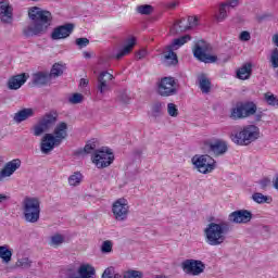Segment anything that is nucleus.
I'll use <instances>...</instances> for the list:
<instances>
[{
  "instance_id": "32",
  "label": "nucleus",
  "mask_w": 278,
  "mask_h": 278,
  "mask_svg": "<svg viewBox=\"0 0 278 278\" xmlns=\"http://www.w3.org/2000/svg\"><path fill=\"white\" fill-rule=\"evenodd\" d=\"M48 244L49 247H53V249H58V247H62V244H64V237L61 233L52 235Z\"/></svg>"
},
{
  "instance_id": "29",
  "label": "nucleus",
  "mask_w": 278,
  "mask_h": 278,
  "mask_svg": "<svg viewBox=\"0 0 278 278\" xmlns=\"http://www.w3.org/2000/svg\"><path fill=\"white\" fill-rule=\"evenodd\" d=\"M229 118L232 121H242L244 117V112L242 111V106L240 103H237L235 108L230 110Z\"/></svg>"
},
{
  "instance_id": "14",
  "label": "nucleus",
  "mask_w": 278,
  "mask_h": 278,
  "mask_svg": "<svg viewBox=\"0 0 278 278\" xmlns=\"http://www.w3.org/2000/svg\"><path fill=\"white\" fill-rule=\"evenodd\" d=\"M253 213L248 210L235 211L228 215L229 223H235V225H247V223H251Z\"/></svg>"
},
{
  "instance_id": "43",
  "label": "nucleus",
  "mask_w": 278,
  "mask_h": 278,
  "mask_svg": "<svg viewBox=\"0 0 278 278\" xmlns=\"http://www.w3.org/2000/svg\"><path fill=\"white\" fill-rule=\"evenodd\" d=\"M70 103H73L74 105H77V103H81L84 101V94L81 93H74L70 99Z\"/></svg>"
},
{
  "instance_id": "52",
  "label": "nucleus",
  "mask_w": 278,
  "mask_h": 278,
  "mask_svg": "<svg viewBox=\"0 0 278 278\" xmlns=\"http://www.w3.org/2000/svg\"><path fill=\"white\" fill-rule=\"evenodd\" d=\"M5 201H10V197L3 193H0V203H5Z\"/></svg>"
},
{
  "instance_id": "21",
  "label": "nucleus",
  "mask_w": 278,
  "mask_h": 278,
  "mask_svg": "<svg viewBox=\"0 0 278 278\" xmlns=\"http://www.w3.org/2000/svg\"><path fill=\"white\" fill-rule=\"evenodd\" d=\"M166 104L164 102L156 101L152 103L151 105V111H150V116L153 118V121H157L164 116V108Z\"/></svg>"
},
{
  "instance_id": "40",
  "label": "nucleus",
  "mask_w": 278,
  "mask_h": 278,
  "mask_svg": "<svg viewBox=\"0 0 278 278\" xmlns=\"http://www.w3.org/2000/svg\"><path fill=\"white\" fill-rule=\"evenodd\" d=\"M167 113L173 116V118H177V116H179V110L175 103L167 104Z\"/></svg>"
},
{
  "instance_id": "35",
  "label": "nucleus",
  "mask_w": 278,
  "mask_h": 278,
  "mask_svg": "<svg viewBox=\"0 0 278 278\" xmlns=\"http://www.w3.org/2000/svg\"><path fill=\"white\" fill-rule=\"evenodd\" d=\"M117 101L119 103H123V104H127L129 103V101H131V96L129 93V90L127 89H121L118 92H117Z\"/></svg>"
},
{
  "instance_id": "30",
  "label": "nucleus",
  "mask_w": 278,
  "mask_h": 278,
  "mask_svg": "<svg viewBox=\"0 0 278 278\" xmlns=\"http://www.w3.org/2000/svg\"><path fill=\"white\" fill-rule=\"evenodd\" d=\"M0 260L2 264H10L12 262V250L8 245H0Z\"/></svg>"
},
{
  "instance_id": "13",
  "label": "nucleus",
  "mask_w": 278,
  "mask_h": 278,
  "mask_svg": "<svg viewBox=\"0 0 278 278\" xmlns=\"http://www.w3.org/2000/svg\"><path fill=\"white\" fill-rule=\"evenodd\" d=\"M112 79H114V75L109 72H101L99 74L96 88L100 94L103 96L112 90V87L110 86V81H112Z\"/></svg>"
},
{
  "instance_id": "7",
  "label": "nucleus",
  "mask_w": 278,
  "mask_h": 278,
  "mask_svg": "<svg viewBox=\"0 0 278 278\" xmlns=\"http://www.w3.org/2000/svg\"><path fill=\"white\" fill-rule=\"evenodd\" d=\"M192 51L194 58H197V60H199L200 62H204V64H214V62H216L217 60L216 56L207 54L212 51V47L204 40L198 41L194 45Z\"/></svg>"
},
{
  "instance_id": "28",
  "label": "nucleus",
  "mask_w": 278,
  "mask_h": 278,
  "mask_svg": "<svg viewBox=\"0 0 278 278\" xmlns=\"http://www.w3.org/2000/svg\"><path fill=\"white\" fill-rule=\"evenodd\" d=\"M51 81V76L47 72H38L34 75V84L36 86H47Z\"/></svg>"
},
{
  "instance_id": "8",
  "label": "nucleus",
  "mask_w": 278,
  "mask_h": 278,
  "mask_svg": "<svg viewBox=\"0 0 278 278\" xmlns=\"http://www.w3.org/2000/svg\"><path fill=\"white\" fill-rule=\"evenodd\" d=\"M97 168H108L114 162V153L109 148L98 149L91 156Z\"/></svg>"
},
{
  "instance_id": "16",
  "label": "nucleus",
  "mask_w": 278,
  "mask_h": 278,
  "mask_svg": "<svg viewBox=\"0 0 278 278\" xmlns=\"http://www.w3.org/2000/svg\"><path fill=\"white\" fill-rule=\"evenodd\" d=\"M21 168V160L14 159L8 162L0 170V181H5V177H12L13 173H16Z\"/></svg>"
},
{
  "instance_id": "3",
  "label": "nucleus",
  "mask_w": 278,
  "mask_h": 278,
  "mask_svg": "<svg viewBox=\"0 0 278 278\" xmlns=\"http://www.w3.org/2000/svg\"><path fill=\"white\" fill-rule=\"evenodd\" d=\"M229 222L210 223L204 229V239L210 247H220L227 240Z\"/></svg>"
},
{
  "instance_id": "5",
  "label": "nucleus",
  "mask_w": 278,
  "mask_h": 278,
  "mask_svg": "<svg viewBox=\"0 0 278 278\" xmlns=\"http://www.w3.org/2000/svg\"><path fill=\"white\" fill-rule=\"evenodd\" d=\"M23 216L26 223L40 220V199L26 197L22 202Z\"/></svg>"
},
{
  "instance_id": "25",
  "label": "nucleus",
  "mask_w": 278,
  "mask_h": 278,
  "mask_svg": "<svg viewBox=\"0 0 278 278\" xmlns=\"http://www.w3.org/2000/svg\"><path fill=\"white\" fill-rule=\"evenodd\" d=\"M243 116L249 118L257 112V105L253 102H240Z\"/></svg>"
},
{
  "instance_id": "51",
  "label": "nucleus",
  "mask_w": 278,
  "mask_h": 278,
  "mask_svg": "<svg viewBox=\"0 0 278 278\" xmlns=\"http://www.w3.org/2000/svg\"><path fill=\"white\" fill-rule=\"evenodd\" d=\"M143 58H147V50H141V51H139V53L137 54V59H138V60H142Z\"/></svg>"
},
{
  "instance_id": "4",
  "label": "nucleus",
  "mask_w": 278,
  "mask_h": 278,
  "mask_svg": "<svg viewBox=\"0 0 278 278\" xmlns=\"http://www.w3.org/2000/svg\"><path fill=\"white\" fill-rule=\"evenodd\" d=\"M230 139L239 147H249L255 140H260V127L256 125H245L236 132L230 134Z\"/></svg>"
},
{
  "instance_id": "24",
  "label": "nucleus",
  "mask_w": 278,
  "mask_h": 278,
  "mask_svg": "<svg viewBox=\"0 0 278 278\" xmlns=\"http://www.w3.org/2000/svg\"><path fill=\"white\" fill-rule=\"evenodd\" d=\"M136 46V39L129 38L126 40V43L124 48L115 55L116 60H121L122 58H125L128 53H131V49Z\"/></svg>"
},
{
  "instance_id": "57",
  "label": "nucleus",
  "mask_w": 278,
  "mask_h": 278,
  "mask_svg": "<svg viewBox=\"0 0 278 278\" xmlns=\"http://www.w3.org/2000/svg\"><path fill=\"white\" fill-rule=\"evenodd\" d=\"M113 278H121V275L116 274V271H114Z\"/></svg>"
},
{
  "instance_id": "19",
  "label": "nucleus",
  "mask_w": 278,
  "mask_h": 278,
  "mask_svg": "<svg viewBox=\"0 0 278 278\" xmlns=\"http://www.w3.org/2000/svg\"><path fill=\"white\" fill-rule=\"evenodd\" d=\"M27 77L28 76L25 73L11 77L8 81L9 90H18L22 86L25 85Z\"/></svg>"
},
{
  "instance_id": "39",
  "label": "nucleus",
  "mask_w": 278,
  "mask_h": 278,
  "mask_svg": "<svg viewBox=\"0 0 278 278\" xmlns=\"http://www.w3.org/2000/svg\"><path fill=\"white\" fill-rule=\"evenodd\" d=\"M137 12H138V14H143V15L148 16L149 14H152L153 7L151 4L139 5V7H137Z\"/></svg>"
},
{
  "instance_id": "1",
  "label": "nucleus",
  "mask_w": 278,
  "mask_h": 278,
  "mask_svg": "<svg viewBox=\"0 0 278 278\" xmlns=\"http://www.w3.org/2000/svg\"><path fill=\"white\" fill-rule=\"evenodd\" d=\"M58 113L54 111L46 113L33 127V135L37 138L42 136L40 151L43 155H49L55 147H60L68 138V124L59 122Z\"/></svg>"
},
{
  "instance_id": "37",
  "label": "nucleus",
  "mask_w": 278,
  "mask_h": 278,
  "mask_svg": "<svg viewBox=\"0 0 278 278\" xmlns=\"http://www.w3.org/2000/svg\"><path fill=\"white\" fill-rule=\"evenodd\" d=\"M264 100L267 105H270L271 108H278V97L275 96L271 92L264 93Z\"/></svg>"
},
{
  "instance_id": "54",
  "label": "nucleus",
  "mask_w": 278,
  "mask_h": 278,
  "mask_svg": "<svg viewBox=\"0 0 278 278\" xmlns=\"http://www.w3.org/2000/svg\"><path fill=\"white\" fill-rule=\"evenodd\" d=\"M84 58H86L87 60H90V58H92V54H90V52H83Z\"/></svg>"
},
{
  "instance_id": "42",
  "label": "nucleus",
  "mask_w": 278,
  "mask_h": 278,
  "mask_svg": "<svg viewBox=\"0 0 278 278\" xmlns=\"http://www.w3.org/2000/svg\"><path fill=\"white\" fill-rule=\"evenodd\" d=\"M123 278H142V273L139 270H128L124 273Z\"/></svg>"
},
{
  "instance_id": "27",
  "label": "nucleus",
  "mask_w": 278,
  "mask_h": 278,
  "mask_svg": "<svg viewBox=\"0 0 278 278\" xmlns=\"http://www.w3.org/2000/svg\"><path fill=\"white\" fill-rule=\"evenodd\" d=\"M253 71V65L251 63L243 64L238 71H237V77L238 79H249L251 77V73Z\"/></svg>"
},
{
  "instance_id": "36",
  "label": "nucleus",
  "mask_w": 278,
  "mask_h": 278,
  "mask_svg": "<svg viewBox=\"0 0 278 278\" xmlns=\"http://www.w3.org/2000/svg\"><path fill=\"white\" fill-rule=\"evenodd\" d=\"M189 40H192V37L190 35H185L180 38L174 39L173 43L169 46L172 49H179V47H184L186 42Z\"/></svg>"
},
{
  "instance_id": "50",
  "label": "nucleus",
  "mask_w": 278,
  "mask_h": 278,
  "mask_svg": "<svg viewBox=\"0 0 278 278\" xmlns=\"http://www.w3.org/2000/svg\"><path fill=\"white\" fill-rule=\"evenodd\" d=\"M254 121L256 122V123H260V121H262V118H264V113L263 112H256L254 115Z\"/></svg>"
},
{
  "instance_id": "26",
  "label": "nucleus",
  "mask_w": 278,
  "mask_h": 278,
  "mask_svg": "<svg viewBox=\"0 0 278 278\" xmlns=\"http://www.w3.org/2000/svg\"><path fill=\"white\" fill-rule=\"evenodd\" d=\"M188 22L186 18H181L170 28L172 36H177V34H184V31H188Z\"/></svg>"
},
{
  "instance_id": "20",
  "label": "nucleus",
  "mask_w": 278,
  "mask_h": 278,
  "mask_svg": "<svg viewBox=\"0 0 278 278\" xmlns=\"http://www.w3.org/2000/svg\"><path fill=\"white\" fill-rule=\"evenodd\" d=\"M35 114H36V112L31 108L22 109L13 115V121H14V123H16L18 125V124L23 123L24 121L31 118Z\"/></svg>"
},
{
  "instance_id": "18",
  "label": "nucleus",
  "mask_w": 278,
  "mask_h": 278,
  "mask_svg": "<svg viewBox=\"0 0 278 278\" xmlns=\"http://www.w3.org/2000/svg\"><path fill=\"white\" fill-rule=\"evenodd\" d=\"M0 21L7 24L12 23V5H10L9 1L0 2Z\"/></svg>"
},
{
  "instance_id": "56",
  "label": "nucleus",
  "mask_w": 278,
  "mask_h": 278,
  "mask_svg": "<svg viewBox=\"0 0 278 278\" xmlns=\"http://www.w3.org/2000/svg\"><path fill=\"white\" fill-rule=\"evenodd\" d=\"M135 155H138V157H140V155H142V150L141 149H137L134 151Z\"/></svg>"
},
{
  "instance_id": "41",
  "label": "nucleus",
  "mask_w": 278,
  "mask_h": 278,
  "mask_svg": "<svg viewBox=\"0 0 278 278\" xmlns=\"http://www.w3.org/2000/svg\"><path fill=\"white\" fill-rule=\"evenodd\" d=\"M269 62L271 63L273 68H278V49L277 48H275L271 51Z\"/></svg>"
},
{
  "instance_id": "15",
  "label": "nucleus",
  "mask_w": 278,
  "mask_h": 278,
  "mask_svg": "<svg viewBox=\"0 0 278 278\" xmlns=\"http://www.w3.org/2000/svg\"><path fill=\"white\" fill-rule=\"evenodd\" d=\"M75 29L74 24H64L59 27H55L51 34L52 40H64L65 38H68L71 34H73V30Z\"/></svg>"
},
{
  "instance_id": "53",
  "label": "nucleus",
  "mask_w": 278,
  "mask_h": 278,
  "mask_svg": "<svg viewBox=\"0 0 278 278\" xmlns=\"http://www.w3.org/2000/svg\"><path fill=\"white\" fill-rule=\"evenodd\" d=\"M79 86H80L81 88H86V86H88V79L81 78V79H80V83H79Z\"/></svg>"
},
{
  "instance_id": "45",
  "label": "nucleus",
  "mask_w": 278,
  "mask_h": 278,
  "mask_svg": "<svg viewBox=\"0 0 278 278\" xmlns=\"http://www.w3.org/2000/svg\"><path fill=\"white\" fill-rule=\"evenodd\" d=\"M199 25V17L189 16L187 21L188 29H192V27H197Z\"/></svg>"
},
{
  "instance_id": "12",
  "label": "nucleus",
  "mask_w": 278,
  "mask_h": 278,
  "mask_svg": "<svg viewBox=\"0 0 278 278\" xmlns=\"http://www.w3.org/2000/svg\"><path fill=\"white\" fill-rule=\"evenodd\" d=\"M206 148L208 149V153H212L214 157H220L229 151V144L223 139L206 142Z\"/></svg>"
},
{
  "instance_id": "10",
  "label": "nucleus",
  "mask_w": 278,
  "mask_h": 278,
  "mask_svg": "<svg viewBox=\"0 0 278 278\" xmlns=\"http://www.w3.org/2000/svg\"><path fill=\"white\" fill-rule=\"evenodd\" d=\"M157 93L161 97H173L177 94V81L173 77H164L157 83Z\"/></svg>"
},
{
  "instance_id": "9",
  "label": "nucleus",
  "mask_w": 278,
  "mask_h": 278,
  "mask_svg": "<svg viewBox=\"0 0 278 278\" xmlns=\"http://www.w3.org/2000/svg\"><path fill=\"white\" fill-rule=\"evenodd\" d=\"M180 268L186 273V275H192L193 277H199L205 273V264L202 261L194 258H187L181 262Z\"/></svg>"
},
{
  "instance_id": "34",
  "label": "nucleus",
  "mask_w": 278,
  "mask_h": 278,
  "mask_svg": "<svg viewBox=\"0 0 278 278\" xmlns=\"http://www.w3.org/2000/svg\"><path fill=\"white\" fill-rule=\"evenodd\" d=\"M252 200L254 201V203L262 205L264 203H270V201H273V198L264 195L263 193L260 192H255L252 194Z\"/></svg>"
},
{
  "instance_id": "6",
  "label": "nucleus",
  "mask_w": 278,
  "mask_h": 278,
  "mask_svg": "<svg viewBox=\"0 0 278 278\" xmlns=\"http://www.w3.org/2000/svg\"><path fill=\"white\" fill-rule=\"evenodd\" d=\"M191 163L198 173L210 175L216 168V161L210 154H195Z\"/></svg>"
},
{
  "instance_id": "49",
  "label": "nucleus",
  "mask_w": 278,
  "mask_h": 278,
  "mask_svg": "<svg viewBox=\"0 0 278 278\" xmlns=\"http://www.w3.org/2000/svg\"><path fill=\"white\" fill-rule=\"evenodd\" d=\"M113 277H114V267H108L102 274V278H113Z\"/></svg>"
},
{
  "instance_id": "44",
  "label": "nucleus",
  "mask_w": 278,
  "mask_h": 278,
  "mask_svg": "<svg viewBox=\"0 0 278 278\" xmlns=\"http://www.w3.org/2000/svg\"><path fill=\"white\" fill-rule=\"evenodd\" d=\"M76 45L79 49H84V47H88L90 45V40L86 37L77 38Z\"/></svg>"
},
{
  "instance_id": "31",
  "label": "nucleus",
  "mask_w": 278,
  "mask_h": 278,
  "mask_svg": "<svg viewBox=\"0 0 278 278\" xmlns=\"http://www.w3.org/2000/svg\"><path fill=\"white\" fill-rule=\"evenodd\" d=\"M67 181L70 186L77 188V186H80L81 181H84V175H81L79 172H75L68 177Z\"/></svg>"
},
{
  "instance_id": "2",
  "label": "nucleus",
  "mask_w": 278,
  "mask_h": 278,
  "mask_svg": "<svg viewBox=\"0 0 278 278\" xmlns=\"http://www.w3.org/2000/svg\"><path fill=\"white\" fill-rule=\"evenodd\" d=\"M28 16L31 18L33 23L23 29L24 36L27 37L45 34L51 26V21H53L51 12L45 11L38 7L30 8Z\"/></svg>"
},
{
  "instance_id": "55",
  "label": "nucleus",
  "mask_w": 278,
  "mask_h": 278,
  "mask_svg": "<svg viewBox=\"0 0 278 278\" xmlns=\"http://www.w3.org/2000/svg\"><path fill=\"white\" fill-rule=\"evenodd\" d=\"M273 42L276 45V47H278V35H274Z\"/></svg>"
},
{
  "instance_id": "47",
  "label": "nucleus",
  "mask_w": 278,
  "mask_h": 278,
  "mask_svg": "<svg viewBox=\"0 0 278 278\" xmlns=\"http://www.w3.org/2000/svg\"><path fill=\"white\" fill-rule=\"evenodd\" d=\"M101 251L103 253H112V241L106 240L101 245Z\"/></svg>"
},
{
  "instance_id": "17",
  "label": "nucleus",
  "mask_w": 278,
  "mask_h": 278,
  "mask_svg": "<svg viewBox=\"0 0 278 278\" xmlns=\"http://www.w3.org/2000/svg\"><path fill=\"white\" fill-rule=\"evenodd\" d=\"M174 48L170 46L166 47V50L163 52L161 56V62L164 66H175L178 64L179 60L177 59V53L173 51Z\"/></svg>"
},
{
  "instance_id": "33",
  "label": "nucleus",
  "mask_w": 278,
  "mask_h": 278,
  "mask_svg": "<svg viewBox=\"0 0 278 278\" xmlns=\"http://www.w3.org/2000/svg\"><path fill=\"white\" fill-rule=\"evenodd\" d=\"M48 75L51 78H55V77H62V75H64V65L60 64V63H55L50 73H48Z\"/></svg>"
},
{
  "instance_id": "48",
  "label": "nucleus",
  "mask_w": 278,
  "mask_h": 278,
  "mask_svg": "<svg viewBox=\"0 0 278 278\" xmlns=\"http://www.w3.org/2000/svg\"><path fill=\"white\" fill-rule=\"evenodd\" d=\"M239 39L242 41V42H249V40H251V33L247 31V30H243L241 31L240 36H239Z\"/></svg>"
},
{
  "instance_id": "46",
  "label": "nucleus",
  "mask_w": 278,
  "mask_h": 278,
  "mask_svg": "<svg viewBox=\"0 0 278 278\" xmlns=\"http://www.w3.org/2000/svg\"><path fill=\"white\" fill-rule=\"evenodd\" d=\"M85 153L94 155V152L97 151V144L94 143H87L84 148Z\"/></svg>"
},
{
  "instance_id": "23",
  "label": "nucleus",
  "mask_w": 278,
  "mask_h": 278,
  "mask_svg": "<svg viewBox=\"0 0 278 278\" xmlns=\"http://www.w3.org/2000/svg\"><path fill=\"white\" fill-rule=\"evenodd\" d=\"M238 5V0H228L227 3H224L219 7V13L217 15V21L223 23L227 18V8H236Z\"/></svg>"
},
{
  "instance_id": "22",
  "label": "nucleus",
  "mask_w": 278,
  "mask_h": 278,
  "mask_svg": "<svg viewBox=\"0 0 278 278\" xmlns=\"http://www.w3.org/2000/svg\"><path fill=\"white\" fill-rule=\"evenodd\" d=\"M198 83L199 88L203 94H210V91L212 90V81H210V78L206 74H200L198 75Z\"/></svg>"
},
{
  "instance_id": "38",
  "label": "nucleus",
  "mask_w": 278,
  "mask_h": 278,
  "mask_svg": "<svg viewBox=\"0 0 278 278\" xmlns=\"http://www.w3.org/2000/svg\"><path fill=\"white\" fill-rule=\"evenodd\" d=\"M15 268H31V261L28 257L18 258L15 263Z\"/></svg>"
},
{
  "instance_id": "58",
  "label": "nucleus",
  "mask_w": 278,
  "mask_h": 278,
  "mask_svg": "<svg viewBox=\"0 0 278 278\" xmlns=\"http://www.w3.org/2000/svg\"><path fill=\"white\" fill-rule=\"evenodd\" d=\"M263 229H265L266 231H268V227H267V226H264Z\"/></svg>"
},
{
  "instance_id": "11",
  "label": "nucleus",
  "mask_w": 278,
  "mask_h": 278,
  "mask_svg": "<svg viewBox=\"0 0 278 278\" xmlns=\"http://www.w3.org/2000/svg\"><path fill=\"white\" fill-rule=\"evenodd\" d=\"M112 212L115 220L118 223L127 220V216H129V202L125 199H118L113 203Z\"/></svg>"
}]
</instances>
